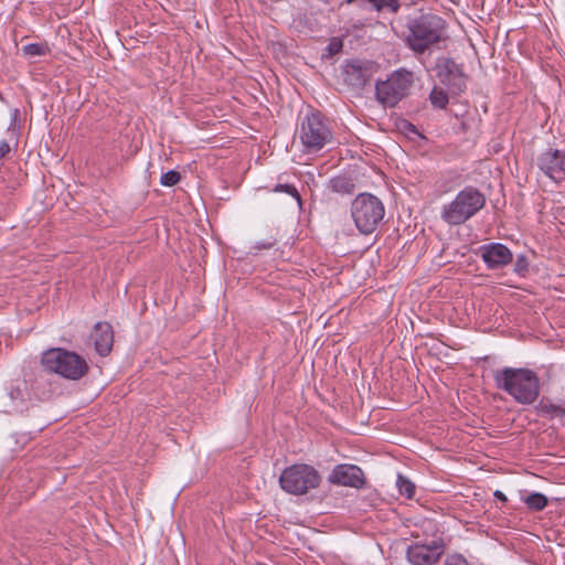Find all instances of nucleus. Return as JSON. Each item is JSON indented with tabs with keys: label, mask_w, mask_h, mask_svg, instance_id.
<instances>
[{
	"label": "nucleus",
	"mask_w": 565,
	"mask_h": 565,
	"mask_svg": "<svg viewBox=\"0 0 565 565\" xmlns=\"http://www.w3.org/2000/svg\"><path fill=\"white\" fill-rule=\"evenodd\" d=\"M405 43L415 54H424L438 47L447 39V22L431 12H419L407 17Z\"/></svg>",
	"instance_id": "obj_1"
},
{
	"label": "nucleus",
	"mask_w": 565,
	"mask_h": 565,
	"mask_svg": "<svg viewBox=\"0 0 565 565\" xmlns=\"http://www.w3.org/2000/svg\"><path fill=\"white\" fill-rule=\"evenodd\" d=\"M495 387L509 394L516 403L533 404L541 393L537 374L527 367L505 366L493 373Z\"/></svg>",
	"instance_id": "obj_2"
},
{
	"label": "nucleus",
	"mask_w": 565,
	"mask_h": 565,
	"mask_svg": "<svg viewBox=\"0 0 565 565\" xmlns=\"http://www.w3.org/2000/svg\"><path fill=\"white\" fill-rule=\"evenodd\" d=\"M486 202L484 193L476 186L467 185L441 207L440 218L450 226L461 225L479 213Z\"/></svg>",
	"instance_id": "obj_3"
},
{
	"label": "nucleus",
	"mask_w": 565,
	"mask_h": 565,
	"mask_svg": "<svg viewBox=\"0 0 565 565\" xmlns=\"http://www.w3.org/2000/svg\"><path fill=\"white\" fill-rule=\"evenodd\" d=\"M350 212L358 231L363 235H370L383 222L385 206L376 195L363 192L353 199Z\"/></svg>",
	"instance_id": "obj_4"
},
{
	"label": "nucleus",
	"mask_w": 565,
	"mask_h": 565,
	"mask_svg": "<svg viewBox=\"0 0 565 565\" xmlns=\"http://www.w3.org/2000/svg\"><path fill=\"white\" fill-rule=\"evenodd\" d=\"M41 363L45 371L72 381L82 379L89 370L83 356L62 348L46 350Z\"/></svg>",
	"instance_id": "obj_5"
},
{
	"label": "nucleus",
	"mask_w": 565,
	"mask_h": 565,
	"mask_svg": "<svg viewBox=\"0 0 565 565\" xmlns=\"http://www.w3.org/2000/svg\"><path fill=\"white\" fill-rule=\"evenodd\" d=\"M413 84V73L406 68H398L386 79L376 81L375 98L382 106L393 108L409 95Z\"/></svg>",
	"instance_id": "obj_6"
},
{
	"label": "nucleus",
	"mask_w": 565,
	"mask_h": 565,
	"mask_svg": "<svg viewBox=\"0 0 565 565\" xmlns=\"http://www.w3.org/2000/svg\"><path fill=\"white\" fill-rule=\"evenodd\" d=\"M299 139L308 153L317 152L331 142L332 131L320 111H310L301 119Z\"/></svg>",
	"instance_id": "obj_7"
},
{
	"label": "nucleus",
	"mask_w": 565,
	"mask_h": 565,
	"mask_svg": "<svg viewBox=\"0 0 565 565\" xmlns=\"http://www.w3.org/2000/svg\"><path fill=\"white\" fill-rule=\"evenodd\" d=\"M321 482L318 470L307 463H295L285 468L279 477L281 489L290 494L301 495L316 489Z\"/></svg>",
	"instance_id": "obj_8"
},
{
	"label": "nucleus",
	"mask_w": 565,
	"mask_h": 565,
	"mask_svg": "<svg viewBox=\"0 0 565 565\" xmlns=\"http://www.w3.org/2000/svg\"><path fill=\"white\" fill-rule=\"evenodd\" d=\"M436 77L451 95H460L467 88V76L462 66L451 57L439 58L436 63Z\"/></svg>",
	"instance_id": "obj_9"
},
{
	"label": "nucleus",
	"mask_w": 565,
	"mask_h": 565,
	"mask_svg": "<svg viewBox=\"0 0 565 565\" xmlns=\"http://www.w3.org/2000/svg\"><path fill=\"white\" fill-rule=\"evenodd\" d=\"M445 553L441 539L430 542H414L407 547L406 558L412 565H436Z\"/></svg>",
	"instance_id": "obj_10"
},
{
	"label": "nucleus",
	"mask_w": 565,
	"mask_h": 565,
	"mask_svg": "<svg viewBox=\"0 0 565 565\" xmlns=\"http://www.w3.org/2000/svg\"><path fill=\"white\" fill-rule=\"evenodd\" d=\"M536 166L554 182L561 183L565 180V151L547 148L537 156Z\"/></svg>",
	"instance_id": "obj_11"
},
{
	"label": "nucleus",
	"mask_w": 565,
	"mask_h": 565,
	"mask_svg": "<svg viewBox=\"0 0 565 565\" xmlns=\"http://www.w3.org/2000/svg\"><path fill=\"white\" fill-rule=\"evenodd\" d=\"M376 72V65L365 60H352L343 67L344 82L356 89L364 88Z\"/></svg>",
	"instance_id": "obj_12"
},
{
	"label": "nucleus",
	"mask_w": 565,
	"mask_h": 565,
	"mask_svg": "<svg viewBox=\"0 0 565 565\" xmlns=\"http://www.w3.org/2000/svg\"><path fill=\"white\" fill-rule=\"evenodd\" d=\"M331 484L361 489L365 484L363 470L355 465H337L328 477Z\"/></svg>",
	"instance_id": "obj_13"
},
{
	"label": "nucleus",
	"mask_w": 565,
	"mask_h": 565,
	"mask_svg": "<svg viewBox=\"0 0 565 565\" xmlns=\"http://www.w3.org/2000/svg\"><path fill=\"white\" fill-rule=\"evenodd\" d=\"M480 257L490 270H497L505 267L513 260V254L508 246L502 243H489L480 246Z\"/></svg>",
	"instance_id": "obj_14"
},
{
	"label": "nucleus",
	"mask_w": 565,
	"mask_h": 565,
	"mask_svg": "<svg viewBox=\"0 0 565 565\" xmlns=\"http://www.w3.org/2000/svg\"><path fill=\"white\" fill-rule=\"evenodd\" d=\"M90 337L99 355L106 356L111 351L114 332L108 322H97Z\"/></svg>",
	"instance_id": "obj_15"
},
{
	"label": "nucleus",
	"mask_w": 565,
	"mask_h": 565,
	"mask_svg": "<svg viewBox=\"0 0 565 565\" xmlns=\"http://www.w3.org/2000/svg\"><path fill=\"white\" fill-rule=\"evenodd\" d=\"M327 189L337 194L349 195L354 192L355 182L351 175L339 174L328 181Z\"/></svg>",
	"instance_id": "obj_16"
},
{
	"label": "nucleus",
	"mask_w": 565,
	"mask_h": 565,
	"mask_svg": "<svg viewBox=\"0 0 565 565\" xmlns=\"http://www.w3.org/2000/svg\"><path fill=\"white\" fill-rule=\"evenodd\" d=\"M536 413L547 419L561 418L563 416V411L561 408L559 402L553 403L550 398L543 397L537 405L535 406Z\"/></svg>",
	"instance_id": "obj_17"
},
{
	"label": "nucleus",
	"mask_w": 565,
	"mask_h": 565,
	"mask_svg": "<svg viewBox=\"0 0 565 565\" xmlns=\"http://www.w3.org/2000/svg\"><path fill=\"white\" fill-rule=\"evenodd\" d=\"M522 500H523L524 504L526 505V508L533 512H541L548 504L547 497L541 492H531L526 497H524Z\"/></svg>",
	"instance_id": "obj_18"
},
{
	"label": "nucleus",
	"mask_w": 565,
	"mask_h": 565,
	"mask_svg": "<svg viewBox=\"0 0 565 565\" xmlns=\"http://www.w3.org/2000/svg\"><path fill=\"white\" fill-rule=\"evenodd\" d=\"M429 102L437 109H445L449 103L448 93L440 86H434L429 93Z\"/></svg>",
	"instance_id": "obj_19"
},
{
	"label": "nucleus",
	"mask_w": 565,
	"mask_h": 565,
	"mask_svg": "<svg viewBox=\"0 0 565 565\" xmlns=\"http://www.w3.org/2000/svg\"><path fill=\"white\" fill-rule=\"evenodd\" d=\"M396 486L402 495L407 499H412L415 495V484L405 476L397 475Z\"/></svg>",
	"instance_id": "obj_20"
},
{
	"label": "nucleus",
	"mask_w": 565,
	"mask_h": 565,
	"mask_svg": "<svg viewBox=\"0 0 565 565\" xmlns=\"http://www.w3.org/2000/svg\"><path fill=\"white\" fill-rule=\"evenodd\" d=\"M22 51L28 56H43L49 52V47L45 43H30L24 45Z\"/></svg>",
	"instance_id": "obj_21"
},
{
	"label": "nucleus",
	"mask_w": 565,
	"mask_h": 565,
	"mask_svg": "<svg viewBox=\"0 0 565 565\" xmlns=\"http://www.w3.org/2000/svg\"><path fill=\"white\" fill-rule=\"evenodd\" d=\"M530 262L529 258L524 254H520L516 256L513 271L520 277H525L529 273Z\"/></svg>",
	"instance_id": "obj_22"
},
{
	"label": "nucleus",
	"mask_w": 565,
	"mask_h": 565,
	"mask_svg": "<svg viewBox=\"0 0 565 565\" xmlns=\"http://www.w3.org/2000/svg\"><path fill=\"white\" fill-rule=\"evenodd\" d=\"M274 192H284V193H287L289 195H291L292 198L296 199V201L298 202L299 206H301L302 204V199L300 196V193L298 192V190L296 189V186L294 184H276L274 190Z\"/></svg>",
	"instance_id": "obj_23"
},
{
	"label": "nucleus",
	"mask_w": 565,
	"mask_h": 565,
	"mask_svg": "<svg viewBox=\"0 0 565 565\" xmlns=\"http://www.w3.org/2000/svg\"><path fill=\"white\" fill-rule=\"evenodd\" d=\"M181 180L180 172L170 170L161 175L160 183L164 186H173Z\"/></svg>",
	"instance_id": "obj_24"
},
{
	"label": "nucleus",
	"mask_w": 565,
	"mask_h": 565,
	"mask_svg": "<svg viewBox=\"0 0 565 565\" xmlns=\"http://www.w3.org/2000/svg\"><path fill=\"white\" fill-rule=\"evenodd\" d=\"M277 244L276 235H271L269 238L264 241L255 242L252 246V249L255 250V254L262 249H270Z\"/></svg>",
	"instance_id": "obj_25"
},
{
	"label": "nucleus",
	"mask_w": 565,
	"mask_h": 565,
	"mask_svg": "<svg viewBox=\"0 0 565 565\" xmlns=\"http://www.w3.org/2000/svg\"><path fill=\"white\" fill-rule=\"evenodd\" d=\"M444 565H471V564L467 561V558L463 555H461L459 553H454L446 557Z\"/></svg>",
	"instance_id": "obj_26"
},
{
	"label": "nucleus",
	"mask_w": 565,
	"mask_h": 565,
	"mask_svg": "<svg viewBox=\"0 0 565 565\" xmlns=\"http://www.w3.org/2000/svg\"><path fill=\"white\" fill-rule=\"evenodd\" d=\"M343 43L340 39L333 38L326 47L327 56L331 57L341 52Z\"/></svg>",
	"instance_id": "obj_27"
},
{
	"label": "nucleus",
	"mask_w": 565,
	"mask_h": 565,
	"mask_svg": "<svg viewBox=\"0 0 565 565\" xmlns=\"http://www.w3.org/2000/svg\"><path fill=\"white\" fill-rule=\"evenodd\" d=\"M10 150H11V148H10V145L8 143V141L1 140L0 141V160L2 158H4L10 152Z\"/></svg>",
	"instance_id": "obj_28"
},
{
	"label": "nucleus",
	"mask_w": 565,
	"mask_h": 565,
	"mask_svg": "<svg viewBox=\"0 0 565 565\" xmlns=\"http://www.w3.org/2000/svg\"><path fill=\"white\" fill-rule=\"evenodd\" d=\"M493 494H494V497H495L498 500H500V501H502V502H507V501H508L507 495H505L502 491H500V490L494 491V493H493Z\"/></svg>",
	"instance_id": "obj_29"
},
{
	"label": "nucleus",
	"mask_w": 565,
	"mask_h": 565,
	"mask_svg": "<svg viewBox=\"0 0 565 565\" xmlns=\"http://www.w3.org/2000/svg\"><path fill=\"white\" fill-rule=\"evenodd\" d=\"M559 405H561V408L564 409L562 413H563V416H565V398L559 399Z\"/></svg>",
	"instance_id": "obj_30"
},
{
	"label": "nucleus",
	"mask_w": 565,
	"mask_h": 565,
	"mask_svg": "<svg viewBox=\"0 0 565 565\" xmlns=\"http://www.w3.org/2000/svg\"><path fill=\"white\" fill-rule=\"evenodd\" d=\"M19 114L18 109H14V117Z\"/></svg>",
	"instance_id": "obj_31"
}]
</instances>
